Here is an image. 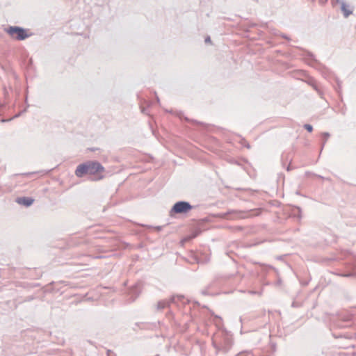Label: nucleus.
<instances>
[{"label": "nucleus", "instance_id": "nucleus-6", "mask_svg": "<svg viewBox=\"0 0 356 356\" xmlns=\"http://www.w3.org/2000/svg\"><path fill=\"white\" fill-rule=\"evenodd\" d=\"M17 202L20 204L29 207L33 204V200L30 197H19L17 198Z\"/></svg>", "mask_w": 356, "mask_h": 356}, {"label": "nucleus", "instance_id": "nucleus-3", "mask_svg": "<svg viewBox=\"0 0 356 356\" xmlns=\"http://www.w3.org/2000/svg\"><path fill=\"white\" fill-rule=\"evenodd\" d=\"M87 164L89 175H97L99 172H104V167L98 162L90 161L88 162Z\"/></svg>", "mask_w": 356, "mask_h": 356}, {"label": "nucleus", "instance_id": "nucleus-7", "mask_svg": "<svg viewBox=\"0 0 356 356\" xmlns=\"http://www.w3.org/2000/svg\"><path fill=\"white\" fill-rule=\"evenodd\" d=\"M168 305V302L166 300H162L158 302L157 307L159 309H163Z\"/></svg>", "mask_w": 356, "mask_h": 356}, {"label": "nucleus", "instance_id": "nucleus-5", "mask_svg": "<svg viewBox=\"0 0 356 356\" xmlns=\"http://www.w3.org/2000/svg\"><path fill=\"white\" fill-rule=\"evenodd\" d=\"M341 10L345 17H348L353 13V10L350 8V6L346 4L343 1L341 2Z\"/></svg>", "mask_w": 356, "mask_h": 356}, {"label": "nucleus", "instance_id": "nucleus-8", "mask_svg": "<svg viewBox=\"0 0 356 356\" xmlns=\"http://www.w3.org/2000/svg\"><path fill=\"white\" fill-rule=\"evenodd\" d=\"M304 127L309 132H312L313 130L312 126L308 124H305Z\"/></svg>", "mask_w": 356, "mask_h": 356}, {"label": "nucleus", "instance_id": "nucleus-4", "mask_svg": "<svg viewBox=\"0 0 356 356\" xmlns=\"http://www.w3.org/2000/svg\"><path fill=\"white\" fill-rule=\"evenodd\" d=\"M75 174L79 177H81L85 174H88L87 163L79 165L75 171Z\"/></svg>", "mask_w": 356, "mask_h": 356}, {"label": "nucleus", "instance_id": "nucleus-9", "mask_svg": "<svg viewBox=\"0 0 356 356\" xmlns=\"http://www.w3.org/2000/svg\"><path fill=\"white\" fill-rule=\"evenodd\" d=\"M323 136L324 137V142H323V145H324L325 143L326 140H327V138H329L330 134H329V133L325 132V133L323 134Z\"/></svg>", "mask_w": 356, "mask_h": 356}, {"label": "nucleus", "instance_id": "nucleus-10", "mask_svg": "<svg viewBox=\"0 0 356 356\" xmlns=\"http://www.w3.org/2000/svg\"><path fill=\"white\" fill-rule=\"evenodd\" d=\"M356 273H350V274H344L343 276L344 277H350V276H355Z\"/></svg>", "mask_w": 356, "mask_h": 356}, {"label": "nucleus", "instance_id": "nucleus-1", "mask_svg": "<svg viewBox=\"0 0 356 356\" xmlns=\"http://www.w3.org/2000/svg\"><path fill=\"white\" fill-rule=\"evenodd\" d=\"M6 32L13 38L17 40H24L27 38V34L23 29L17 26H10L6 29Z\"/></svg>", "mask_w": 356, "mask_h": 356}, {"label": "nucleus", "instance_id": "nucleus-2", "mask_svg": "<svg viewBox=\"0 0 356 356\" xmlns=\"http://www.w3.org/2000/svg\"><path fill=\"white\" fill-rule=\"evenodd\" d=\"M192 209V206L187 202L180 201L175 203L171 209L172 213H186Z\"/></svg>", "mask_w": 356, "mask_h": 356}, {"label": "nucleus", "instance_id": "nucleus-11", "mask_svg": "<svg viewBox=\"0 0 356 356\" xmlns=\"http://www.w3.org/2000/svg\"><path fill=\"white\" fill-rule=\"evenodd\" d=\"M211 42V39L209 37H207L206 39H205V42Z\"/></svg>", "mask_w": 356, "mask_h": 356}]
</instances>
